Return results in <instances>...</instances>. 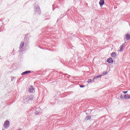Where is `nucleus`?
<instances>
[{"instance_id":"8","label":"nucleus","mask_w":130,"mask_h":130,"mask_svg":"<svg viewBox=\"0 0 130 130\" xmlns=\"http://www.w3.org/2000/svg\"><path fill=\"white\" fill-rule=\"evenodd\" d=\"M99 4L101 7L103 6L104 5V0H100Z\"/></svg>"},{"instance_id":"9","label":"nucleus","mask_w":130,"mask_h":130,"mask_svg":"<svg viewBox=\"0 0 130 130\" xmlns=\"http://www.w3.org/2000/svg\"><path fill=\"white\" fill-rule=\"evenodd\" d=\"M112 57H115L116 56V53L113 52L111 54Z\"/></svg>"},{"instance_id":"13","label":"nucleus","mask_w":130,"mask_h":130,"mask_svg":"<svg viewBox=\"0 0 130 130\" xmlns=\"http://www.w3.org/2000/svg\"><path fill=\"white\" fill-rule=\"evenodd\" d=\"M88 83H92V80L91 79L88 80Z\"/></svg>"},{"instance_id":"15","label":"nucleus","mask_w":130,"mask_h":130,"mask_svg":"<svg viewBox=\"0 0 130 130\" xmlns=\"http://www.w3.org/2000/svg\"><path fill=\"white\" fill-rule=\"evenodd\" d=\"M122 92L124 93V94H126V93H127V91H123Z\"/></svg>"},{"instance_id":"3","label":"nucleus","mask_w":130,"mask_h":130,"mask_svg":"<svg viewBox=\"0 0 130 130\" xmlns=\"http://www.w3.org/2000/svg\"><path fill=\"white\" fill-rule=\"evenodd\" d=\"M125 38L126 40H130V35L128 34H126L125 35Z\"/></svg>"},{"instance_id":"14","label":"nucleus","mask_w":130,"mask_h":130,"mask_svg":"<svg viewBox=\"0 0 130 130\" xmlns=\"http://www.w3.org/2000/svg\"><path fill=\"white\" fill-rule=\"evenodd\" d=\"M80 88H84L85 86L84 85H80Z\"/></svg>"},{"instance_id":"6","label":"nucleus","mask_w":130,"mask_h":130,"mask_svg":"<svg viewBox=\"0 0 130 130\" xmlns=\"http://www.w3.org/2000/svg\"><path fill=\"white\" fill-rule=\"evenodd\" d=\"M124 99H130V95L129 94H125L124 95Z\"/></svg>"},{"instance_id":"4","label":"nucleus","mask_w":130,"mask_h":130,"mask_svg":"<svg viewBox=\"0 0 130 130\" xmlns=\"http://www.w3.org/2000/svg\"><path fill=\"white\" fill-rule=\"evenodd\" d=\"M31 73L30 71H25L21 74L22 76H24V75H27V74H30Z\"/></svg>"},{"instance_id":"10","label":"nucleus","mask_w":130,"mask_h":130,"mask_svg":"<svg viewBox=\"0 0 130 130\" xmlns=\"http://www.w3.org/2000/svg\"><path fill=\"white\" fill-rule=\"evenodd\" d=\"M23 47H24V42H22L20 43V48H23Z\"/></svg>"},{"instance_id":"5","label":"nucleus","mask_w":130,"mask_h":130,"mask_svg":"<svg viewBox=\"0 0 130 130\" xmlns=\"http://www.w3.org/2000/svg\"><path fill=\"white\" fill-rule=\"evenodd\" d=\"M4 125L5 126H9L10 125V121H6L5 122Z\"/></svg>"},{"instance_id":"1","label":"nucleus","mask_w":130,"mask_h":130,"mask_svg":"<svg viewBox=\"0 0 130 130\" xmlns=\"http://www.w3.org/2000/svg\"><path fill=\"white\" fill-rule=\"evenodd\" d=\"M107 61L108 63H113V59H112V58H109Z\"/></svg>"},{"instance_id":"2","label":"nucleus","mask_w":130,"mask_h":130,"mask_svg":"<svg viewBox=\"0 0 130 130\" xmlns=\"http://www.w3.org/2000/svg\"><path fill=\"white\" fill-rule=\"evenodd\" d=\"M125 45L124 44H122L120 46V50L119 51H120V52H121V51H122V50H123V48H124Z\"/></svg>"},{"instance_id":"7","label":"nucleus","mask_w":130,"mask_h":130,"mask_svg":"<svg viewBox=\"0 0 130 130\" xmlns=\"http://www.w3.org/2000/svg\"><path fill=\"white\" fill-rule=\"evenodd\" d=\"M34 91V88L33 87V86H31L28 91L29 92V93H32V92H33Z\"/></svg>"},{"instance_id":"12","label":"nucleus","mask_w":130,"mask_h":130,"mask_svg":"<svg viewBox=\"0 0 130 130\" xmlns=\"http://www.w3.org/2000/svg\"><path fill=\"white\" fill-rule=\"evenodd\" d=\"M102 77V75H98L93 78L94 79H98V78H101Z\"/></svg>"},{"instance_id":"11","label":"nucleus","mask_w":130,"mask_h":130,"mask_svg":"<svg viewBox=\"0 0 130 130\" xmlns=\"http://www.w3.org/2000/svg\"><path fill=\"white\" fill-rule=\"evenodd\" d=\"M89 119H91L90 116H87L85 117V120H89Z\"/></svg>"}]
</instances>
